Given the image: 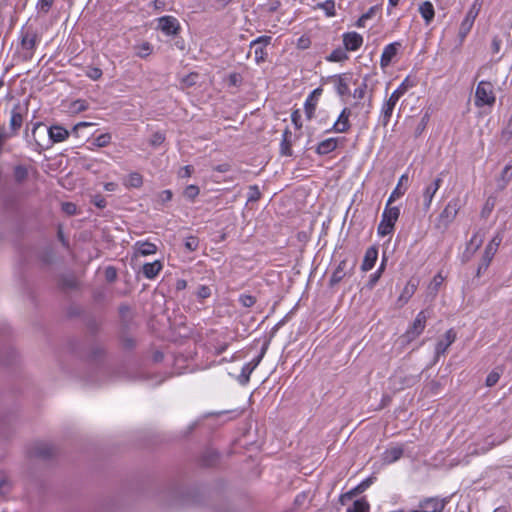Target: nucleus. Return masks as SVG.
I'll list each match as a JSON object with an SVG mask.
<instances>
[{
    "label": "nucleus",
    "instance_id": "obj_1",
    "mask_svg": "<svg viewBox=\"0 0 512 512\" xmlns=\"http://www.w3.org/2000/svg\"><path fill=\"white\" fill-rule=\"evenodd\" d=\"M39 41V36L32 27H23L20 30V43L17 51L21 61L27 62L33 58Z\"/></svg>",
    "mask_w": 512,
    "mask_h": 512
},
{
    "label": "nucleus",
    "instance_id": "obj_2",
    "mask_svg": "<svg viewBox=\"0 0 512 512\" xmlns=\"http://www.w3.org/2000/svg\"><path fill=\"white\" fill-rule=\"evenodd\" d=\"M460 208V199L458 197L451 199L437 217L434 225L435 229L441 233H444L456 218Z\"/></svg>",
    "mask_w": 512,
    "mask_h": 512
},
{
    "label": "nucleus",
    "instance_id": "obj_3",
    "mask_svg": "<svg viewBox=\"0 0 512 512\" xmlns=\"http://www.w3.org/2000/svg\"><path fill=\"white\" fill-rule=\"evenodd\" d=\"M496 96L493 91V85L489 81H480L476 87L475 91V106L483 107L489 106L492 107L495 104Z\"/></svg>",
    "mask_w": 512,
    "mask_h": 512
},
{
    "label": "nucleus",
    "instance_id": "obj_4",
    "mask_svg": "<svg viewBox=\"0 0 512 512\" xmlns=\"http://www.w3.org/2000/svg\"><path fill=\"white\" fill-rule=\"evenodd\" d=\"M399 215L400 210L398 207H391L386 205L382 213V219L377 228L378 234L382 237L391 234L394 230V226L399 218Z\"/></svg>",
    "mask_w": 512,
    "mask_h": 512
},
{
    "label": "nucleus",
    "instance_id": "obj_5",
    "mask_svg": "<svg viewBox=\"0 0 512 512\" xmlns=\"http://www.w3.org/2000/svg\"><path fill=\"white\" fill-rule=\"evenodd\" d=\"M428 319L427 311H420L413 323L409 326L406 332L400 337L403 343H410L415 340L425 329L426 321Z\"/></svg>",
    "mask_w": 512,
    "mask_h": 512
},
{
    "label": "nucleus",
    "instance_id": "obj_6",
    "mask_svg": "<svg viewBox=\"0 0 512 512\" xmlns=\"http://www.w3.org/2000/svg\"><path fill=\"white\" fill-rule=\"evenodd\" d=\"M503 240V234L502 232H497L495 234V236L492 238V240L488 243V245L486 246L485 248V251H484V254L482 256V259H481V263L478 267V273H480V271L483 269V270H486L494 255L496 254L497 250H498V247L500 246L501 242Z\"/></svg>",
    "mask_w": 512,
    "mask_h": 512
},
{
    "label": "nucleus",
    "instance_id": "obj_7",
    "mask_svg": "<svg viewBox=\"0 0 512 512\" xmlns=\"http://www.w3.org/2000/svg\"><path fill=\"white\" fill-rule=\"evenodd\" d=\"M443 172H441L436 178H434L429 184L426 185L422 197H423V209L428 211L431 207L433 197L442 185Z\"/></svg>",
    "mask_w": 512,
    "mask_h": 512
},
{
    "label": "nucleus",
    "instance_id": "obj_8",
    "mask_svg": "<svg viewBox=\"0 0 512 512\" xmlns=\"http://www.w3.org/2000/svg\"><path fill=\"white\" fill-rule=\"evenodd\" d=\"M26 110L27 108L23 107L20 103L14 105L12 108L9 121V127L12 136L16 135L21 128Z\"/></svg>",
    "mask_w": 512,
    "mask_h": 512
},
{
    "label": "nucleus",
    "instance_id": "obj_9",
    "mask_svg": "<svg viewBox=\"0 0 512 512\" xmlns=\"http://www.w3.org/2000/svg\"><path fill=\"white\" fill-rule=\"evenodd\" d=\"M351 116V110L347 107H345L340 115L338 116V119L334 123L333 127L328 130V132L333 131L335 133H346L350 127L351 123L349 120V117Z\"/></svg>",
    "mask_w": 512,
    "mask_h": 512
},
{
    "label": "nucleus",
    "instance_id": "obj_10",
    "mask_svg": "<svg viewBox=\"0 0 512 512\" xmlns=\"http://www.w3.org/2000/svg\"><path fill=\"white\" fill-rule=\"evenodd\" d=\"M322 92H323V90L321 87L314 89L309 94V96L307 97V99L305 101V104H304L305 114L309 120L314 117L316 106H317L320 96L322 95Z\"/></svg>",
    "mask_w": 512,
    "mask_h": 512
},
{
    "label": "nucleus",
    "instance_id": "obj_11",
    "mask_svg": "<svg viewBox=\"0 0 512 512\" xmlns=\"http://www.w3.org/2000/svg\"><path fill=\"white\" fill-rule=\"evenodd\" d=\"M159 28L166 35H175L180 29L178 20L173 16L159 18Z\"/></svg>",
    "mask_w": 512,
    "mask_h": 512
},
{
    "label": "nucleus",
    "instance_id": "obj_12",
    "mask_svg": "<svg viewBox=\"0 0 512 512\" xmlns=\"http://www.w3.org/2000/svg\"><path fill=\"white\" fill-rule=\"evenodd\" d=\"M31 453L33 456L37 458L46 460L55 455L56 449L53 445L49 443L40 442L34 445Z\"/></svg>",
    "mask_w": 512,
    "mask_h": 512
},
{
    "label": "nucleus",
    "instance_id": "obj_13",
    "mask_svg": "<svg viewBox=\"0 0 512 512\" xmlns=\"http://www.w3.org/2000/svg\"><path fill=\"white\" fill-rule=\"evenodd\" d=\"M363 43V37L357 32H347L343 35V44L345 50L356 51Z\"/></svg>",
    "mask_w": 512,
    "mask_h": 512
},
{
    "label": "nucleus",
    "instance_id": "obj_14",
    "mask_svg": "<svg viewBox=\"0 0 512 512\" xmlns=\"http://www.w3.org/2000/svg\"><path fill=\"white\" fill-rule=\"evenodd\" d=\"M456 340V332L453 329H449L443 339L439 340L436 344L435 353L436 356L445 354L449 346Z\"/></svg>",
    "mask_w": 512,
    "mask_h": 512
},
{
    "label": "nucleus",
    "instance_id": "obj_15",
    "mask_svg": "<svg viewBox=\"0 0 512 512\" xmlns=\"http://www.w3.org/2000/svg\"><path fill=\"white\" fill-rule=\"evenodd\" d=\"M399 47L400 43L398 42H394L385 46L380 60V65L382 68H385L390 65L392 59L396 56Z\"/></svg>",
    "mask_w": 512,
    "mask_h": 512
},
{
    "label": "nucleus",
    "instance_id": "obj_16",
    "mask_svg": "<svg viewBox=\"0 0 512 512\" xmlns=\"http://www.w3.org/2000/svg\"><path fill=\"white\" fill-rule=\"evenodd\" d=\"M377 258H378L377 247L370 246L365 252L364 259L361 264V270L363 272H367V271L371 270L374 267V265L377 261Z\"/></svg>",
    "mask_w": 512,
    "mask_h": 512
},
{
    "label": "nucleus",
    "instance_id": "obj_17",
    "mask_svg": "<svg viewBox=\"0 0 512 512\" xmlns=\"http://www.w3.org/2000/svg\"><path fill=\"white\" fill-rule=\"evenodd\" d=\"M395 106H396V103H394L393 101H391L389 99H386L384 101L381 111H380V115H379V123L383 127H386L389 124Z\"/></svg>",
    "mask_w": 512,
    "mask_h": 512
},
{
    "label": "nucleus",
    "instance_id": "obj_18",
    "mask_svg": "<svg viewBox=\"0 0 512 512\" xmlns=\"http://www.w3.org/2000/svg\"><path fill=\"white\" fill-rule=\"evenodd\" d=\"M70 135V132L60 125H53L48 129L49 139L53 143L65 141Z\"/></svg>",
    "mask_w": 512,
    "mask_h": 512
},
{
    "label": "nucleus",
    "instance_id": "obj_19",
    "mask_svg": "<svg viewBox=\"0 0 512 512\" xmlns=\"http://www.w3.org/2000/svg\"><path fill=\"white\" fill-rule=\"evenodd\" d=\"M349 77L346 74L336 75L333 77L335 83L336 92L340 96H346L350 93L349 89Z\"/></svg>",
    "mask_w": 512,
    "mask_h": 512
},
{
    "label": "nucleus",
    "instance_id": "obj_20",
    "mask_svg": "<svg viewBox=\"0 0 512 512\" xmlns=\"http://www.w3.org/2000/svg\"><path fill=\"white\" fill-rule=\"evenodd\" d=\"M338 146V138H328L321 141L316 148V153L319 155H327L333 152Z\"/></svg>",
    "mask_w": 512,
    "mask_h": 512
},
{
    "label": "nucleus",
    "instance_id": "obj_21",
    "mask_svg": "<svg viewBox=\"0 0 512 512\" xmlns=\"http://www.w3.org/2000/svg\"><path fill=\"white\" fill-rule=\"evenodd\" d=\"M162 268V263L156 260L151 263H145L143 265L142 272L147 279H154L160 273Z\"/></svg>",
    "mask_w": 512,
    "mask_h": 512
},
{
    "label": "nucleus",
    "instance_id": "obj_22",
    "mask_svg": "<svg viewBox=\"0 0 512 512\" xmlns=\"http://www.w3.org/2000/svg\"><path fill=\"white\" fill-rule=\"evenodd\" d=\"M419 13L425 21L426 25H429L435 16L434 6L430 1H424L419 6Z\"/></svg>",
    "mask_w": 512,
    "mask_h": 512
},
{
    "label": "nucleus",
    "instance_id": "obj_23",
    "mask_svg": "<svg viewBox=\"0 0 512 512\" xmlns=\"http://www.w3.org/2000/svg\"><path fill=\"white\" fill-rule=\"evenodd\" d=\"M403 455V449L402 447H391L389 449H386L383 453V461L385 463L391 464L393 462H396L399 460Z\"/></svg>",
    "mask_w": 512,
    "mask_h": 512
},
{
    "label": "nucleus",
    "instance_id": "obj_24",
    "mask_svg": "<svg viewBox=\"0 0 512 512\" xmlns=\"http://www.w3.org/2000/svg\"><path fill=\"white\" fill-rule=\"evenodd\" d=\"M346 266H347L346 260H342L338 264L337 268L334 270V272L330 278V286H335L336 284H338L342 281V279L346 275Z\"/></svg>",
    "mask_w": 512,
    "mask_h": 512
},
{
    "label": "nucleus",
    "instance_id": "obj_25",
    "mask_svg": "<svg viewBox=\"0 0 512 512\" xmlns=\"http://www.w3.org/2000/svg\"><path fill=\"white\" fill-rule=\"evenodd\" d=\"M135 248L138 254L142 256H148L155 254L157 251V246L150 242H141L138 241L135 244Z\"/></svg>",
    "mask_w": 512,
    "mask_h": 512
},
{
    "label": "nucleus",
    "instance_id": "obj_26",
    "mask_svg": "<svg viewBox=\"0 0 512 512\" xmlns=\"http://www.w3.org/2000/svg\"><path fill=\"white\" fill-rule=\"evenodd\" d=\"M291 132L286 129L284 132H283V138H282V141H281V145H280V151H281V154L284 155V156H291L292 155V143H291Z\"/></svg>",
    "mask_w": 512,
    "mask_h": 512
},
{
    "label": "nucleus",
    "instance_id": "obj_27",
    "mask_svg": "<svg viewBox=\"0 0 512 512\" xmlns=\"http://www.w3.org/2000/svg\"><path fill=\"white\" fill-rule=\"evenodd\" d=\"M124 185L128 188H140L143 185V177L138 172H132L125 179Z\"/></svg>",
    "mask_w": 512,
    "mask_h": 512
},
{
    "label": "nucleus",
    "instance_id": "obj_28",
    "mask_svg": "<svg viewBox=\"0 0 512 512\" xmlns=\"http://www.w3.org/2000/svg\"><path fill=\"white\" fill-rule=\"evenodd\" d=\"M373 480H374L373 477L366 478L361 483H359L356 487H354L353 489L346 492V496L355 497V496L363 493L371 486V484L373 483Z\"/></svg>",
    "mask_w": 512,
    "mask_h": 512
},
{
    "label": "nucleus",
    "instance_id": "obj_29",
    "mask_svg": "<svg viewBox=\"0 0 512 512\" xmlns=\"http://www.w3.org/2000/svg\"><path fill=\"white\" fill-rule=\"evenodd\" d=\"M512 178V162L508 163L502 170L498 186L500 189H504L508 182Z\"/></svg>",
    "mask_w": 512,
    "mask_h": 512
},
{
    "label": "nucleus",
    "instance_id": "obj_30",
    "mask_svg": "<svg viewBox=\"0 0 512 512\" xmlns=\"http://www.w3.org/2000/svg\"><path fill=\"white\" fill-rule=\"evenodd\" d=\"M314 9H322L324 10L326 16L332 17L335 15V2L334 0H326L324 2H319L316 4Z\"/></svg>",
    "mask_w": 512,
    "mask_h": 512
},
{
    "label": "nucleus",
    "instance_id": "obj_31",
    "mask_svg": "<svg viewBox=\"0 0 512 512\" xmlns=\"http://www.w3.org/2000/svg\"><path fill=\"white\" fill-rule=\"evenodd\" d=\"M370 505L366 499L361 498L353 503L352 507L347 509V512H369Z\"/></svg>",
    "mask_w": 512,
    "mask_h": 512
},
{
    "label": "nucleus",
    "instance_id": "obj_32",
    "mask_svg": "<svg viewBox=\"0 0 512 512\" xmlns=\"http://www.w3.org/2000/svg\"><path fill=\"white\" fill-rule=\"evenodd\" d=\"M13 176L17 184L23 183L28 177V169L23 165H17L14 168Z\"/></svg>",
    "mask_w": 512,
    "mask_h": 512
},
{
    "label": "nucleus",
    "instance_id": "obj_33",
    "mask_svg": "<svg viewBox=\"0 0 512 512\" xmlns=\"http://www.w3.org/2000/svg\"><path fill=\"white\" fill-rule=\"evenodd\" d=\"M347 50L342 48H337L333 50L330 55L326 58L330 62H342L348 59V55L346 53Z\"/></svg>",
    "mask_w": 512,
    "mask_h": 512
},
{
    "label": "nucleus",
    "instance_id": "obj_34",
    "mask_svg": "<svg viewBox=\"0 0 512 512\" xmlns=\"http://www.w3.org/2000/svg\"><path fill=\"white\" fill-rule=\"evenodd\" d=\"M255 369L249 363H246L241 370L238 381L241 385H246L250 380V375Z\"/></svg>",
    "mask_w": 512,
    "mask_h": 512
},
{
    "label": "nucleus",
    "instance_id": "obj_35",
    "mask_svg": "<svg viewBox=\"0 0 512 512\" xmlns=\"http://www.w3.org/2000/svg\"><path fill=\"white\" fill-rule=\"evenodd\" d=\"M415 290H416V285L411 282H408L407 285L404 287L403 292L401 293L398 301L402 302V303H406L411 298V296L414 294Z\"/></svg>",
    "mask_w": 512,
    "mask_h": 512
},
{
    "label": "nucleus",
    "instance_id": "obj_36",
    "mask_svg": "<svg viewBox=\"0 0 512 512\" xmlns=\"http://www.w3.org/2000/svg\"><path fill=\"white\" fill-rule=\"evenodd\" d=\"M429 120H430V113H429V111H426L414 130V136L416 138L419 137L425 131Z\"/></svg>",
    "mask_w": 512,
    "mask_h": 512
},
{
    "label": "nucleus",
    "instance_id": "obj_37",
    "mask_svg": "<svg viewBox=\"0 0 512 512\" xmlns=\"http://www.w3.org/2000/svg\"><path fill=\"white\" fill-rule=\"evenodd\" d=\"M136 55L140 58H146L152 53V46L149 42H143L135 46Z\"/></svg>",
    "mask_w": 512,
    "mask_h": 512
},
{
    "label": "nucleus",
    "instance_id": "obj_38",
    "mask_svg": "<svg viewBox=\"0 0 512 512\" xmlns=\"http://www.w3.org/2000/svg\"><path fill=\"white\" fill-rule=\"evenodd\" d=\"M481 4L478 2V0H475L472 6L470 7L469 11L467 12L464 19L469 20L471 22H475V19L477 18L479 11H480Z\"/></svg>",
    "mask_w": 512,
    "mask_h": 512
},
{
    "label": "nucleus",
    "instance_id": "obj_39",
    "mask_svg": "<svg viewBox=\"0 0 512 512\" xmlns=\"http://www.w3.org/2000/svg\"><path fill=\"white\" fill-rule=\"evenodd\" d=\"M406 82H407V79L396 90H394L391 93V95L389 96L388 99L397 104L399 99L404 95V93L407 90Z\"/></svg>",
    "mask_w": 512,
    "mask_h": 512
},
{
    "label": "nucleus",
    "instance_id": "obj_40",
    "mask_svg": "<svg viewBox=\"0 0 512 512\" xmlns=\"http://www.w3.org/2000/svg\"><path fill=\"white\" fill-rule=\"evenodd\" d=\"M367 88V79L365 77L360 85L354 90L353 97L358 100L363 99L366 95Z\"/></svg>",
    "mask_w": 512,
    "mask_h": 512
},
{
    "label": "nucleus",
    "instance_id": "obj_41",
    "mask_svg": "<svg viewBox=\"0 0 512 512\" xmlns=\"http://www.w3.org/2000/svg\"><path fill=\"white\" fill-rule=\"evenodd\" d=\"M199 192H200V189L198 186L188 185L185 188L183 195L186 199L193 201L199 195Z\"/></svg>",
    "mask_w": 512,
    "mask_h": 512
},
{
    "label": "nucleus",
    "instance_id": "obj_42",
    "mask_svg": "<svg viewBox=\"0 0 512 512\" xmlns=\"http://www.w3.org/2000/svg\"><path fill=\"white\" fill-rule=\"evenodd\" d=\"M218 460V453L215 451H207L202 457V462L205 466H212Z\"/></svg>",
    "mask_w": 512,
    "mask_h": 512
},
{
    "label": "nucleus",
    "instance_id": "obj_43",
    "mask_svg": "<svg viewBox=\"0 0 512 512\" xmlns=\"http://www.w3.org/2000/svg\"><path fill=\"white\" fill-rule=\"evenodd\" d=\"M111 139H112L111 134L103 133L94 139V145L97 147H100V148L106 147L107 145L110 144Z\"/></svg>",
    "mask_w": 512,
    "mask_h": 512
},
{
    "label": "nucleus",
    "instance_id": "obj_44",
    "mask_svg": "<svg viewBox=\"0 0 512 512\" xmlns=\"http://www.w3.org/2000/svg\"><path fill=\"white\" fill-rule=\"evenodd\" d=\"M474 23L469 21V20H466L464 19L462 21V23L460 24V28H459V37L463 40L467 35L468 33L471 31L472 27H473Z\"/></svg>",
    "mask_w": 512,
    "mask_h": 512
},
{
    "label": "nucleus",
    "instance_id": "obj_45",
    "mask_svg": "<svg viewBox=\"0 0 512 512\" xmlns=\"http://www.w3.org/2000/svg\"><path fill=\"white\" fill-rule=\"evenodd\" d=\"M165 141V135L159 131L152 134L149 143L152 147H158Z\"/></svg>",
    "mask_w": 512,
    "mask_h": 512
},
{
    "label": "nucleus",
    "instance_id": "obj_46",
    "mask_svg": "<svg viewBox=\"0 0 512 512\" xmlns=\"http://www.w3.org/2000/svg\"><path fill=\"white\" fill-rule=\"evenodd\" d=\"M86 76L92 80H98L102 77V70L98 67H87Z\"/></svg>",
    "mask_w": 512,
    "mask_h": 512
},
{
    "label": "nucleus",
    "instance_id": "obj_47",
    "mask_svg": "<svg viewBox=\"0 0 512 512\" xmlns=\"http://www.w3.org/2000/svg\"><path fill=\"white\" fill-rule=\"evenodd\" d=\"M239 302L244 307H252L256 303V298L249 294H242L239 296Z\"/></svg>",
    "mask_w": 512,
    "mask_h": 512
},
{
    "label": "nucleus",
    "instance_id": "obj_48",
    "mask_svg": "<svg viewBox=\"0 0 512 512\" xmlns=\"http://www.w3.org/2000/svg\"><path fill=\"white\" fill-rule=\"evenodd\" d=\"M254 54H255V61L260 64L265 61L267 53L265 51V48L263 46H254Z\"/></svg>",
    "mask_w": 512,
    "mask_h": 512
},
{
    "label": "nucleus",
    "instance_id": "obj_49",
    "mask_svg": "<svg viewBox=\"0 0 512 512\" xmlns=\"http://www.w3.org/2000/svg\"><path fill=\"white\" fill-rule=\"evenodd\" d=\"M197 79H198L197 73H190L181 79V83L185 87H191L196 84Z\"/></svg>",
    "mask_w": 512,
    "mask_h": 512
},
{
    "label": "nucleus",
    "instance_id": "obj_50",
    "mask_svg": "<svg viewBox=\"0 0 512 512\" xmlns=\"http://www.w3.org/2000/svg\"><path fill=\"white\" fill-rule=\"evenodd\" d=\"M243 78L240 73L233 72L228 76V84L230 86L238 87L241 85Z\"/></svg>",
    "mask_w": 512,
    "mask_h": 512
},
{
    "label": "nucleus",
    "instance_id": "obj_51",
    "mask_svg": "<svg viewBox=\"0 0 512 512\" xmlns=\"http://www.w3.org/2000/svg\"><path fill=\"white\" fill-rule=\"evenodd\" d=\"M271 39L272 38L270 36H266V35L260 36L251 42L250 47L253 48L254 46H257V45L265 47L271 43Z\"/></svg>",
    "mask_w": 512,
    "mask_h": 512
},
{
    "label": "nucleus",
    "instance_id": "obj_52",
    "mask_svg": "<svg viewBox=\"0 0 512 512\" xmlns=\"http://www.w3.org/2000/svg\"><path fill=\"white\" fill-rule=\"evenodd\" d=\"M260 196H261V193L259 191L258 186L252 185L249 187V192H248V201L249 202L257 201L260 198Z\"/></svg>",
    "mask_w": 512,
    "mask_h": 512
},
{
    "label": "nucleus",
    "instance_id": "obj_53",
    "mask_svg": "<svg viewBox=\"0 0 512 512\" xmlns=\"http://www.w3.org/2000/svg\"><path fill=\"white\" fill-rule=\"evenodd\" d=\"M185 248L189 251H195L197 250L199 246V240L197 237L191 236L188 237L185 241Z\"/></svg>",
    "mask_w": 512,
    "mask_h": 512
},
{
    "label": "nucleus",
    "instance_id": "obj_54",
    "mask_svg": "<svg viewBox=\"0 0 512 512\" xmlns=\"http://www.w3.org/2000/svg\"><path fill=\"white\" fill-rule=\"evenodd\" d=\"M267 349H268V342H266V343L263 345V347H262V349H261V351H260V354H259L256 358H254L251 362H249V364H250L251 366H253V368H254V369H256V367H257V366L260 364V362L262 361V359H263V357H264V355H265V353H266Z\"/></svg>",
    "mask_w": 512,
    "mask_h": 512
},
{
    "label": "nucleus",
    "instance_id": "obj_55",
    "mask_svg": "<svg viewBox=\"0 0 512 512\" xmlns=\"http://www.w3.org/2000/svg\"><path fill=\"white\" fill-rule=\"evenodd\" d=\"M483 243V235H481L479 232L475 233L471 240L469 245L474 246V251L477 250Z\"/></svg>",
    "mask_w": 512,
    "mask_h": 512
},
{
    "label": "nucleus",
    "instance_id": "obj_56",
    "mask_svg": "<svg viewBox=\"0 0 512 512\" xmlns=\"http://www.w3.org/2000/svg\"><path fill=\"white\" fill-rule=\"evenodd\" d=\"M197 296L200 299H206L211 296V289L206 285H201L197 290Z\"/></svg>",
    "mask_w": 512,
    "mask_h": 512
},
{
    "label": "nucleus",
    "instance_id": "obj_57",
    "mask_svg": "<svg viewBox=\"0 0 512 512\" xmlns=\"http://www.w3.org/2000/svg\"><path fill=\"white\" fill-rule=\"evenodd\" d=\"M404 194V191H402L400 189V186L397 185V187L393 190V192L391 193L386 205L388 206H391V204L397 199L399 198L400 196H402Z\"/></svg>",
    "mask_w": 512,
    "mask_h": 512
},
{
    "label": "nucleus",
    "instance_id": "obj_58",
    "mask_svg": "<svg viewBox=\"0 0 512 512\" xmlns=\"http://www.w3.org/2000/svg\"><path fill=\"white\" fill-rule=\"evenodd\" d=\"M500 375L497 372H491L486 378V385L488 387L494 386L499 381Z\"/></svg>",
    "mask_w": 512,
    "mask_h": 512
},
{
    "label": "nucleus",
    "instance_id": "obj_59",
    "mask_svg": "<svg viewBox=\"0 0 512 512\" xmlns=\"http://www.w3.org/2000/svg\"><path fill=\"white\" fill-rule=\"evenodd\" d=\"M173 193L171 190H163L158 194V200L161 203L169 202L172 199Z\"/></svg>",
    "mask_w": 512,
    "mask_h": 512
},
{
    "label": "nucleus",
    "instance_id": "obj_60",
    "mask_svg": "<svg viewBox=\"0 0 512 512\" xmlns=\"http://www.w3.org/2000/svg\"><path fill=\"white\" fill-rule=\"evenodd\" d=\"M53 3L54 0H39L37 6L42 12L47 13L52 7Z\"/></svg>",
    "mask_w": 512,
    "mask_h": 512
},
{
    "label": "nucleus",
    "instance_id": "obj_61",
    "mask_svg": "<svg viewBox=\"0 0 512 512\" xmlns=\"http://www.w3.org/2000/svg\"><path fill=\"white\" fill-rule=\"evenodd\" d=\"M291 121L297 129L302 127L301 114L299 110H295L291 114Z\"/></svg>",
    "mask_w": 512,
    "mask_h": 512
},
{
    "label": "nucleus",
    "instance_id": "obj_62",
    "mask_svg": "<svg viewBox=\"0 0 512 512\" xmlns=\"http://www.w3.org/2000/svg\"><path fill=\"white\" fill-rule=\"evenodd\" d=\"M105 277L108 282L115 281V279L117 277L116 269L112 266L107 267L105 270Z\"/></svg>",
    "mask_w": 512,
    "mask_h": 512
},
{
    "label": "nucleus",
    "instance_id": "obj_63",
    "mask_svg": "<svg viewBox=\"0 0 512 512\" xmlns=\"http://www.w3.org/2000/svg\"><path fill=\"white\" fill-rule=\"evenodd\" d=\"M62 210L68 215H73L76 213V205L71 202H65L62 204Z\"/></svg>",
    "mask_w": 512,
    "mask_h": 512
},
{
    "label": "nucleus",
    "instance_id": "obj_64",
    "mask_svg": "<svg viewBox=\"0 0 512 512\" xmlns=\"http://www.w3.org/2000/svg\"><path fill=\"white\" fill-rule=\"evenodd\" d=\"M501 39L498 36L493 37L492 43H491V49L493 53H499L501 48Z\"/></svg>",
    "mask_w": 512,
    "mask_h": 512
}]
</instances>
